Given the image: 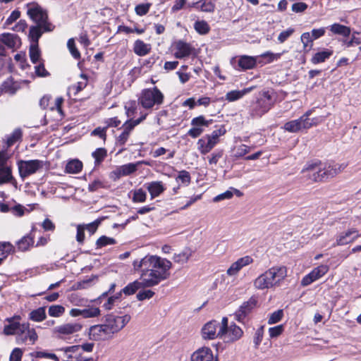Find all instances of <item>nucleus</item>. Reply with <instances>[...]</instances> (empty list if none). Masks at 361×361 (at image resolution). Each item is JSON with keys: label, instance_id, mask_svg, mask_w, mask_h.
<instances>
[{"label": "nucleus", "instance_id": "de8ad7c7", "mask_svg": "<svg viewBox=\"0 0 361 361\" xmlns=\"http://www.w3.org/2000/svg\"><path fill=\"white\" fill-rule=\"evenodd\" d=\"M226 133V130L224 127L214 130L211 134L205 135L215 145L219 142V137Z\"/></svg>", "mask_w": 361, "mask_h": 361}, {"label": "nucleus", "instance_id": "0e129e2a", "mask_svg": "<svg viewBox=\"0 0 361 361\" xmlns=\"http://www.w3.org/2000/svg\"><path fill=\"white\" fill-rule=\"evenodd\" d=\"M223 152L222 151H216L211 154L207 157V159L209 165H216L219 160L222 157Z\"/></svg>", "mask_w": 361, "mask_h": 361}, {"label": "nucleus", "instance_id": "c03bdc74", "mask_svg": "<svg viewBox=\"0 0 361 361\" xmlns=\"http://www.w3.org/2000/svg\"><path fill=\"white\" fill-rule=\"evenodd\" d=\"M65 312V307L60 305H53L49 307L48 314L52 317H60Z\"/></svg>", "mask_w": 361, "mask_h": 361}, {"label": "nucleus", "instance_id": "1a4fd4ad", "mask_svg": "<svg viewBox=\"0 0 361 361\" xmlns=\"http://www.w3.org/2000/svg\"><path fill=\"white\" fill-rule=\"evenodd\" d=\"M312 111H307L303 116L296 120L290 121L284 124V129L290 133H296L302 129L311 128L309 116Z\"/></svg>", "mask_w": 361, "mask_h": 361}, {"label": "nucleus", "instance_id": "72a5a7b5", "mask_svg": "<svg viewBox=\"0 0 361 361\" xmlns=\"http://www.w3.org/2000/svg\"><path fill=\"white\" fill-rule=\"evenodd\" d=\"M192 255V251L190 248L185 247L180 253L175 254L173 255V259L175 262L183 264L189 260Z\"/></svg>", "mask_w": 361, "mask_h": 361}, {"label": "nucleus", "instance_id": "ea45409f", "mask_svg": "<svg viewBox=\"0 0 361 361\" xmlns=\"http://www.w3.org/2000/svg\"><path fill=\"white\" fill-rule=\"evenodd\" d=\"M92 157L94 159V165L99 166L106 157L107 151L105 148H97L92 153Z\"/></svg>", "mask_w": 361, "mask_h": 361}, {"label": "nucleus", "instance_id": "9b49d317", "mask_svg": "<svg viewBox=\"0 0 361 361\" xmlns=\"http://www.w3.org/2000/svg\"><path fill=\"white\" fill-rule=\"evenodd\" d=\"M19 173L21 178H25L43 167V161L35 159L29 161H20L18 163Z\"/></svg>", "mask_w": 361, "mask_h": 361}, {"label": "nucleus", "instance_id": "a19ab883", "mask_svg": "<svg viewBox=\"0 0 361 361\" xmlns=\"http://www.w3.org/2000/svg\"><path fill=\"white\" fill-rule=\"evenodd\" d=\"M212 120H207L203 116L193 118L191 120V126L194 128H204L208 127L212 123Z\"/></svg>", "mask_w": 361, "mask_h": 361}, {"label": "nucleus", "instance_id": "cd10ccee", "mask_svg": "<svg viewBox=\"0 0 361 361\" xmlns=\"http://www.w3.org/2000/svg\"><path fill=\"white\" fill-rule=\"evenodd\" d=\"M216 145L205 135L200 138L197 142V148L201 154H208Z\"/></svg>", "mask_w": 361, "mask_h": 361}, {"label": "nucleus", "instance_id": "3c124183", "mask_svg": "<svg viewBox=\"0 0 361 361\" xmlns=\"http://www.w3.org/2000/svg\"><path fill=\"white\" fill-rule=\"evenodd\" d=\"M12 178L11 170L8 167L0 168V184L8 182Z\"/></svg>", "mask_w": 361, "mask_h": 361}, {"label": "nucleus", "instance_id": "bb28decb", "mask_svg": "<svg viewBox=\"0 0 361 361\" xmlns=\"http://www.w3.org/2000/svg\"><path fill=\"white\" fill-rule=\"evenodd\" d=\"M146 188L149 191L151 199L159 196L166 190V188L161 181H152L147 183Z\"/></svg>", "mask_w": 361, "mask_h": 361}, {"label": "nucleus", "instance_id": "0eeeda50", "mask_svg": "<svg viewBox=\"0 0 361 361\" xmlns=\"http://www.w3.org/2000/svg\"><path fill=\"white\" fill-rule=\"evenodd\" d=\"M131 317L128 314L123 316H116L112 314H109L105 316L104 323L114 335L119 332L130 320Z\"/></svg>", "mask_w": 361, "mask_h": 361}, {"label": "nucleus", "instance_id": "bf43d9fd", "mask_svg": "<svg viewBox=\"0 0 361 361\" xmlns=\"http://www.w3.org/2000/svg\"><path fill=\"white\" fill-rule=\"evenodd\" d=\"M121 295V293H117L114 296L109 297L107 301L103 305V307L106 310H110L113 308L115 303L119 300Z\"/></svg>", "mask_w": 361, "mask_h": 361}, {"label": "nucleus", "instance_id": "864d4df0", "mask_svg": "<svg viewBox=\"0 0 361 361\" xmlns=\"http://www.w3.org/2000/svg\"><path fill=\"white\" fill-rule=\"evenodd\" d=\"M115 243L116 240L114 238L103 235L97 240L96 245L97 248H101L106 245H114Z\"/></svg>", "mask_w": 361, "mask_h": 361}, {"label": "nucleus", "instance_id": "58836bf2", "mask_svg": "<svg viewBox=\"0 0 361 361\" xmlns=\"http://www.w3.org/2000/svg\"><path fill=\"white\" fill-rule=\"evenodd\" d=\"M82 169V163L78 159L68 161L66 166V171L68 173H78Z\"/></svg>", "mask_w": 361, "mask_h": 361}, {"label": "nucleus", "instance_id": "423d86ee", "mask_svg": "<svg viewBox=\"0 0 361 361\" xmlns=\"http://www.w3.org/2000/svg\"><path fill=\"white\" fill-rule=\"evenodd\" d=\"M163 102L164 94L157 87L143 90L139 97V103L145 109H151L155 105L159 106Z\"/></svg>", "mask_w": 361, "mask_h": 361}, {"label": "nucleus", "instance_id": "c756f323", "mask_svg": "<svg viewBox=\"0 0 361 361\" xmlns=\"http://www.w3.org/2000/svg\"><path fill=\"white\" fill-rule=\"evenodd\" d=\"M141 288H148L145 286L144 279H140V281L136 280L132 283H130L122 290V292L127 295H130L134 294L138 289Z\"/></svg>", "mask_w": 361, "mask_h": 361}, {"label": "nucleus", "instance_id": "a211bd4d", "mask_svg": "<svg viewBox=\"0 0 361 361\" xmlns=\"http://www.w3.org/2000/svg\"><path fill=\"white\" fill-rule=\"evenodd\" d=\"M221 323L216 320H212L206 323L202 329V336L205 340L220 338L219 328Z\"/></svg>", "mask_w": 361, "mask_h": 361}, {"label": "nucleus", "instance_id": "ddd939ff", "mask_svg": "<svg viewBox=\"0 0 361 361\" xmlns=\"http://www.w3.org/2000/svg\"><path fill=\"white\" fill-rule=\"evenodd\" d=\"M37 339V334L33 328H30V324L23 323L17 334V343H24L30 341L33 344Z\"/></svg>", "mask_w": 361, "mask_h": 361}, {"label": "nucleus", "instance_id": "dca6fc26", "mask_svg": "<svg viewBox=\"0 0 361 361\" xmlns=\"http://www.w3.org/2000/svg\"><path fill=\"white\" fill-rule=\"evenodd\" d=\"M329 267L326 264H321L313 269L310 273L305 275L301 280L302 286H307L314 281L319 279L329 271Z\"/></svg>", "mask_w": 361, "mask_h": 361}, {"label": "nucleus", "instance_id": "5701e85b", "mask_svg": "<svg viewBox=\"0 0 361 361\" xmlns=\"http://www.w3.org/2000/svg\"><path fill=\"white\" fill-rule=\"evenodd\" d=\"M174 56L176 59H183L189 56L193 50L192 46L183 41L179 40L174 44Z\"/></svg>", "mask_w": 361, "mask_h": 361}, {"label": "nucleus", "instance_id": "6ab92c4d", "mask_svg": "<svg viewBox=\"0 0 361 361\" xmlns=\"http://www.w3.org/2000/svg\"><path fill=\"white\" fill-rule=\"evenodd\" d=\"M271 278V272L267 269L254 280L253 286L257 290L275 288L276 286Z\"/></svg>", "mask_w": 361, "mask_h": 361}, {"label": "nucleus", "instance_id": "393cba45", "mask_svg": "<svg viewBox=\"0 0 361 361\" xmlns=\"http://www.w3.org/2000/svg\"><path fill=\"white\" fill-rule=\"evenodd\" d=\"M0 41L10 49H16L21 44L20 38L15 34L3 33L0 35Z\"/></svg>", "mask_w": 361, "mask_h": 361}, {"label": "nucleus", "instance_id": "2f4dec72", "mask_svg": "<svg viewBox=\"0 0 361 361\" xmlns=\"http://www.w3.org/2000/svg\"><path fill=\"white\" fill-rule=\"evenodd\" d=\"M134 52L138 56H145L147 54L151 49L150 44L145 43L143 41L137 39L134 43Z\"/></svg>", "mask_w": 361, "mask_h": 361}, {"label": "nucleus", "instance_id": "338daca9", "mask_svg": "<svg viewBox=\"0 0 361 361\" xmlns=\"http://www.w3.org/2000/svg\"><path fill=\"white\" fill-rule=\"evenodd\" d=\"M23 354V352L20 348H14L10 355L9 361H21Z\"/></svg>", "mask_w": 361, "mask_h": 361}, {"label": "nucleus", "instance_id": "09e8293b", "mask_svg": "<svg viewBox=\"0 0 361 361\" xmlns=\"http://www.w3.org/2000/svg\"><path fill=\"white\" fill-rule=\"evenodd\" d=\"M81 78L82 79V81L78 82L77 84L73 85L68 88L69 92H73L75 95L87 86V82L86 76L82 74Z\"/></svg>", "mask_w": 361, "mask_h": 361}, {"label": "nucleus", "instance_id": "aec40b11", "mask_svg": "<svg viewBox=\"0 0 361 361\" xmlns=\"http://www.w3.org/2000/svg\"><path fill=\"white\" fill-rule=\"evenodd\" d=\"M253 262V259L250 256H245L239 258L237 261L231 264L226 271V274L229 276H235L244 267Z\"/></svg>", "mask_w": 361, "mask_h": 361}, {"label": "nucleus", "instance_id": "e2e57ef3", "mask_svg": "<svg viewBox=\"0 0 361 361\" xmlns=\"http://www.w3.org/2000/svg\"><path fill=\"white\" fill-rule=\"evenodd\" d=\"M30 56L32 63H36L38 62L39 59V51L38 49V46H35V44L30 45Z\"/></svg>", "mask_w": 361, "mask_h": 361}, {"label": "nucleus", "instance_id": "4468645a", "mask_svg": "<svg viewBox=\"0 0 361 361\" xmlns=\"http://www.w3.org/2000/svg\"><path fill=\"white\" fill-rule=\"evenodd\" d=\"M90 338L94 341H106L113 338L111 333L104 323L92 326L89 329Z\"/></svg>", "mask_w": 361, "mask_h": 361}, {"label": "nucleus", "instance_id": "f3484780", "mask_svg": "<svg viewBox=\"0 0 361 361\" xmlns=\"http://www.w3.org/2000/svg\"><path fill=\"white\" fill-rule=\"evenodd\" d=\"M360 236V234L356 228H349L337 235L336 242L334 243L333 246H342L350 244L354 242Z\"/></svg>", "mask_w": 361, "mask_h": 361}, {"label": "nucleus", "instance_id": "4be33fe9", "mask_svg": "<svg viewBox=\"0 0 361 361\" xmlns=\"http://www.w3.org/2000/svg\"><path fill=\"white\" fill-rule=\"evenodd\" d=\"M20 319L21 317L20 315H14L12 317L6 318V322L8 324L4 326L3 330L4 334L6 336L17 335L22 325V324L19 322Z\"/></svg>", "mask_w": 361, "mask_h": 361}, {"label": "nucleus", "instance_id": "7ed1b4c3", "mask_svg": "<svg viewBox=\"0 0 361 361\" xmlns=\"http://www.w3.org/2000/svg\"><path fill=\"white\" fill-rule=\"evenodd\" d=\"M274 101L269 91L260 92L248 106V114L252 118H261L273 106Z\"/></svg>", "mask_w": 361, "mask_h": 361}, {"label": "nucleus", "instance_id": "8fccbe9b", "mask_svg": "<svg viewBox=\"0 0 361 361\" xmlns=\"http://www.w3.org/2000/svg\"><path fill=\"white\" fill-rule=\"evenodd\" d=\"M101 311L99 307H90L82 309V317L84 318H93L99 316Z\"/></svg>", "mask_w": 361, "mask_h": 361}, {"label": "nucleus", "instance_id": "79ce46f5", "mask_svg": "<svg viewBox=\"0 0 361 361\" xmlns=\"http://www.w3.org/2000/svg\"><path fill=\"white\" fill-rule=\"evenodd\" d=\"M34 243V238L30 235H26L22 238L18 242V248L20 251H26Z\"/></svg>", "mask_w": 361, "mask_h": 361}, {"label": "nucleus", "instance_id": "4c0bfd02", "mask_svg": "<svg viewBox=\"0 0 361 361\" xmlns=\"http://www.w3.org/2000/svg\"><path fill=\"white\" fill-rule=\"evenodd\" d=\"M46 317L45 307H44L34 310L29 314V319L36 322H42L44 320Z\"/></svg>", "mask_w": 361, "mask_h": 361}, {"label": "nucleus", "instance_id": "a878e982", "mask_svg": "<svg viewBox=\"0 0 361 361\" xmlns=\"http://www.w3.org/2000/svg\"><path fill=\"white\" fill-rule=\"evenodd\" d=\"M80 350V345H73L61 349L63 354L61 356L62 361H77L80 354L78 353Z\"/></svg>", "mask_w": 361, "mask_h": 361}, {"label": "nucleus", "instance_id": "c9c22d12", "mask_svg": "<svg viewBox=\"0 0 361 361\" xmlns=\"http://www.w3.org/2000/svg\"><path fill=\"white\" fill-rule=\"evenodd\" d=\"M329 30L336 35H339L343 37H348L350 34V29L343 25L334 23L329 27Z\"/></svg>", "mask_w": 361, "mask_h": 361}, {"label": "nucleus", "instance_id": "6e6d98bb", "mask_svg": "<svg viewBox=\"0 0 361 361\" xmlns=\"http://www.w3.org/2000/svg\"><path fill=\"white\" fill-rule=\"evenodd\" d=\"M285 52V51H283L282 53H272L271 51H267L265 53H263L262 54H261L260 56H259V57H262V58H264V59H267V63H272L273 61H277L279 60L281 55Z\"/></svg>", "mask_w": 361, "mask_h": 361}, {"label": "nucleus", "instance_id": "c85d7f7f", "mask_svg": "<svg viewBox=\"0 0 361 361\" xmlns=\"http://www.w3.org/2000/svg\"><path fill=\"white\" fill-rule=\"evenodd\" d=\"M51 30H45L43 26L32 25L30 27L29 38L32 42L31 44L38 46V42L42 35L46 32H50Z\"/></svg>", "mask_w": 361, "mask_h": 361}, {"label": "nucleus", "instance_id": "a18cd8bd", "mask_svg": "<svg viewBox=\"0 0 361 361\" xmlns=\"http://www.w3.org/2000/svg\"><path fill=\"white\" fill-rule=\"evenodd\" d=\"M313 37L310 32H304L301 35V42L303 44V48L306 51H310L313 45Z\"/></svg>", "mask_w": 361, "mask_h": 361}, {"label": "nucleus", "instance_id": "f257e3e1", "mask_svg": "<svg viewBox=\"0 0 361 361\" xmlns=\"http://www.w3.org/2000/svg\"><path fill=\"white\" fill-rule=\"evenodd\" d=\"M135 271H141L140 279L147 287L157 286L170 276L171 261L157 255H147L141 260L133 262Z\"/></svg>", "mask_w": 361, "mask_h": 361}, {"label": "nucleus", "instance_id": "39448f33", "mask_svg": "<svg viewBox=\"0 0 361 361\" xmlns=\"http://www.w3.org/2000/svg\"><path fill=\"white\" fill-rule=\"evenodd\" d=\"M220 338L226 343H233L239 340L243 335V331L240 327L235 323L228 324L227 317H223L221 326L219 328Z\"/></svg>", "mask_w": 361, "mask_h": 361}, {"label": "nucleus", "instance_id": "052dcab7", "mask_svg": "<svg viewBox=\"0 0 361 361\" xmlns=\"http://www.w3.org/2000/svg\"><path fill=\"white\" fill-rule=\"evenodd\" d=\"M283 316V312L282 310H279L271 314L268 324H273L280 322Z\"/></svg>", "mask_w": 361, "mask_h": 361}, {"label": "nucleus", "instance_id": "4d7b16f0", "mask_svg": "<svg viewBox=\"0 0 361 361\" xmlns=\"http://www.w3.org/2000/svg\"><path fill=\"white\" fill-rule=\"evenodd\" d=\"M176 180L180 181L183 184L188 185L191 181L190 173L185 170L180 171L176 177Z\"/></svg>", "mask_w": 361, "mask_h": 361}, {"label": "nucleus", "instance_id": "9d476101", "mask_svg": "<svg viewBox=\"0 0 361 361\" xmlns=\"http://www.w3.org/2000/svg\"><path fill=\"white\" fill-rule=\"evenodd\" d=\"M82 325L78 322H68L56 326L53 333L57 337L64 338L68 336L76 334L81 331Z\"/></svg>", "mask_w": 361, "mask_h": 361}, {"label": "nucleus", "instance_id": "13d9d810", "mask_svg": "<svg viewBox=\"0 0 361 361\" xmlns=\"http://www.w3.org/2000/svg\"><path fill=\"white\" fill-rule=\"evenodd\" d=\"M22 132L19 129L15 130L13 133L8 137L6 143L7 146L10 147L13 145L15 142L19 140L21 138Z\"/></svg>", "mask_w": 361, "mask_h": 361}, {"label": "nucleus", "instance_id": "e433bc0d", "mask_svg": "<svg viewBox=\"0 0 361 361\" xmlns=\"http://www.w3.org/2000/svg\"><path fill=\"white\" fill-rule=\"evenodd\" d=\"M1 89V91L5 93L13 94L18 89V85L13 80V79L8 78L3 82Z\"/></svg>", "mask_w": 361, "mask_h": 361}, {"label": "nucleus", "instance_id": "37998d69", "mask_svg": "<svg viewBox=\"0 0 361 361\" xmlns=\"http://www.w3.org/2000/svg\"><path fill=\"white\" fill-rule=\"evenodd\" d=\"M194 29L198 34L204 35L209 32L210 27L205 20H197L194 23Z\"/></svg>", "mask_w": 361, "mask_h": 361}, {"label": "nucleus", "instance_id": "f704fd0d", "mask_svg": "<svg viewBox=\"0 0 361 361\" xmlns=\"http://www.w3.org/2000/svg\"><path fill=\"white\" fill-rule=\"evenodd\" d=\"M333 54V51L329 49H324L321 51L317 52L311 59V61L314 64L324 62Z\"/></svg>", "mask_w": 361, "mask_h": 361}, {"label": "nucleus", "instance_id": "b1692460", "mask_svg": "<svg viewBox=\"0 0 361 361\" xmlns=\"http://www.w3.org/2000/svg\"><path fill=\"white\" fill-rule=\"evenodd\" d=\"M213 359L212 350L208 347H202L191 355V361H212Z\"/></svg>", "mask_w": 361, "mask_h": 361}, {"label": "nucleus", "instance_id": "774afa93", "mask_svg": "<svg viewBox=\"0 0 361 361\" xmlns=\"http://www.w3.org/2000/svg\"><path fill=\"white\" fill-rule=\"evenodd\" d=\"M284 330L282 324L271 327L269 329V333L271 338H276L280 336Z\"/></svg>", "mask_w": 361, "mask_h": 361}, {"label": "nucleus", "instance_id": "680f3d73", "mask_svg": "<svg viewBox=\"0 0 361 361\" xmlns=\"http://www.w3.org/2000/svg\"><path fill=\"white\" fill-rule=\"evenodd\" d=\"M67 46L71 55L76 59H80V54L75 47V41L73 39H68L67 42Z\"/></svg>", "mask_w": 361, "mask_h": 361}, {"label": "nucleus", "instance_id": "473e14b6", "mask_svg": "<svg viewBox=\"0 0 361 361\" xmlns=\"http://www.w3.org/2000/svg\"><path fill=\"white\" fill-rule=\"evenodd\" d=\"M192 7L200 9L203 12L212 13L214 11L215 5L212 1H207L206 0H199L197 2H194L190 6Z\"/></svg>", "mask_w": 361, "mask_h": 361}, {"label": "nucleus", "instance_id": "49530a36", "mask_svg": "<svg viewBox=\"0 0 361 361\" xmlns=\"http://www.w3.org/2000/svg\"><path fill=\"white\" fill-rule=\"evenodd\" d=\"M140 162L137 163H129L127 164H124L120 166V169L121 170V173L123 176H129L137 171V166Z\"/></svg>", "mask_w": 361, "mask_h": 361}, {"label": "nucleus", "instance_id": "412c9836", "mask_svg": "<svg viewBox=\"0 0 361 361\" xmlns=\"http://www.w3.org/2000/svg\"><path fill=\"white\" fill-rule=\"evenodd\" d=\"M268 270L271 272V279L276 288L279 287L287 276V268L285 266H274Z\"/></svg>", "mask_w": 361, "mask_h": 361}, {"label": "nucleus", "instance_id": "f8f14e48", "mask_svg": "<svg viewBox=\"0 0 361 361\" xmlns=\"http://www.w3.org/2000/svg\"><path fill=\"white\" fill-rule=\"evenodd\" d=\"M257 302V298L255 296H252L248 300L243 302L234 314L235 319L244 323L247 316L256 307Z\"/></svg>", "mask_w": 361, "mask_h": 361}, {"label": "nucleus", "instance_id": "f03ea898", "mask_svg": "<svg viewBox=\"0 0 361 361\" xmlns=\"http://www.w3.org/2000/svg\"><path fill=\"white\" fill-rule=\"evenodd\" d=\"M346 167L345 164L307 162L301 171L302 178L310 183L324 182L334 178Z\"/></svg>", "mask_w": 361, "mask_h": 361}, {"label": "nucleus", "instance_id": "6e6552de", "mask_svg": "<svg viewBox=\"0 0 361 361\" xmlns=\"http://www.w3.org/2000/svg\"><path fill=\"white\" fill-rule=\"evenodd\" d=\"M259 56L241 55L231 60L233 67L238 71L253 69L257 66Z\"/></svg>", "mask_w": 361, "mask_h": 361}, {"label": "nucleus", "instance_id": "2eb2a0df", "mask_svg": "<svg viewBox=\"0 0 361 361\" xmlns=\"http://www.w3.org/2000/svg\"><path fill=\"white\" fill-rule=\"evenodd\" d=\"M146 116L147 115L145 114L134 121L128 120L123 123L122 126L123 132L116 138V142L119 145L122 146L126 144L133 128L140 124L142 121H144L146 118Z\"/></svg>", "mask_w": 361, "mask_h": 361}, {"label": "nucleus", "instance_id": "20e7f679", "mask_svg": "<svg viewBox=\"0 0 361 361\" xmlns=\"http://www.w3.org/2000/svg\"><path fill=\"white\" fill-rule=\"evenodd\" d=\"M27 14L30 19L39 26H43L45 30H53L54 26L48 21V15L39 4L36 3L27 5Z\"/></svg>", "mask_w": 361, "mask_h": 361}, {"label": "nucleus", "instance_id": "69168bd1", "mask_svg": "<svg viewBox=\"0 0 361 361\" xmlns=\"http://www.w3.org/2000/svg\"><path fill=\"white\" fill-rule=\"evenodd\" d=\"M26 208L20 204H18L12 207H11V212L16 216L20 217L24 215L25 212L26 211Z\"/></svg>", "mask_w": 361, "mask_h": 361}, {"label": "nucleus", "instance_id": "603ef678", "mask_svg": "<svg viewBox=\"0 0 361 361\" xmlns=\"http://www.w3.org/2000/svg\"><path fill=\"white\" fill-rule=\"evenodd\" d=\"M13 246L12 244L8 242H4L0 243V254L3 256L2 258H6L8 255L13 252Z\"/></svg>", "mask_w": 361, "mask_h": 361}, {"label": "nucleus", "instance_id": "7c9ffc66", "mask_svg": "<svg viewBox=\"0 0 361 361\" xmlns=\"http://www.w3.org/2000/svg\"><path fill=\"white\" fill-rule=\"evenodd\" d=\"M254 89L253 87L245 88L241 90H232L226 94V99L228 102H234L242 98L246 94L250 92Z\"/></svg>", "mask_w": 361, "mask_h": 361}, {"label": "nucleus", "instance_id": "5fc2aeb1", "mask_svg": "<svg viewBox=\"0 0 361 361\" xmlns=\"http://www.w3.org/2000/svg\"><path fill=\"white\" fill-rule=\"evenodd\" d=\"M146 199L147 194L142 188H140L134 191L133 197V202L142 203L146 201Z\"/></svg>", "mask_w": 361, "mask_h": 361}]
</instances>
